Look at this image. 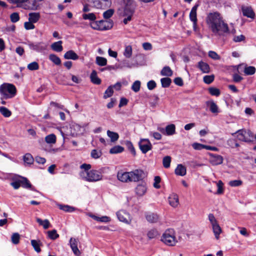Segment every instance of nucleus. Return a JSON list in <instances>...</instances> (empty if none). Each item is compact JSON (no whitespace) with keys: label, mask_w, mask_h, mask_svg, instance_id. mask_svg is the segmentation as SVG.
Wrapping results in <instances>:
<instances>
[{"label":"nucleus","mask_w":256,"mask_h":256,"mask_svg":"<svg viewBox=\"0 0 256 256\" xmlns=\"http://www.w3.org/2000/svg\"><path fill=\"white\" fill-rule=\"evenodd\" d=\"M206 22L208 30L216 36H223L230 33L228 24L218 12L208 14Z\"/></svg>","instance_id":"f257e3e1"},{"label":"nucleus","mask_w":256,"mask_h":256,"mask_svg":"<svg viewBox=\"0 0 256 256\" xmlns=\"http://www.w3.org/2000/svg\"><path fill=\"white\" fill-rule=\"evenodd\" d=\"M90 27L95 30H106L112 28L113 22L112 20H100L95 22H92L90 23Z\"/></svg>","instance_id":"f03ea898"},{"label":"nucleus","mask_w":256,"mask_h":256,"mask_svg":"<svg viewBox=\"0 0 256 256\" xmlns=\"http://www.w3.org/2000/svg\"><path fill=\"white\" fill-rule=\"evenodd\" d=\"M80 176L82 178L89 182H94L100 180L102 175L100 172L96 170H90L89 172H82Z\"/></svg>","instance_id":"7ed1b4c3"},{"label":"nucleus","mask_w":256,"mask_h":256,"mask_svg":"<svg viewBox=\"0 0 256 256\" xmlns=\"http://www.w3.org/2000/svg\"><path fill=\"white\" fill-rule=\"evenodd\" d=\"M161 240L168 246H174L176 243L177 240L174 230L168 229L166 230L162 235Z\"/></svg>","instance_id":"20e7f679"},{"label":"nucleus","mask_w":256,"mask_h":256,"mask_svg":"<svg viewBox=\"0 0 256 256\" xmlns=\"http://www.w3.org/2000/svg\"><path fill=\"white\" fill-rule=\"evenodd\" d=\"M237 134V138L238 140L246 142H250L252 141L254 135L252 132L250 130H240L232 134V135Z\"/></svg>","instance_id":"39448f33"},{"label":"nucleus","mask_w":256,"mask_h":256,"mask_svg":"<svg viewBox=\"0 0 256 256\" xmlns=\"http://www.w3.org/2000/svg\"><path fill=\"white\" fill-rule=\"evenodd\" d=\"M16 88L12 84H4L0 86L1 94L8 96V94L15 95L16 94Z\"/></svg>","instance_id":"423d86ee"},{"label":"nucleus","mask_w":256,"mask_h":256,"mask_svg":"<svg viewBox=\"0 0 256 256\" xmlns=\"http://www.w3.org/2000/svg\"><path fill=\"white\" fill-rule=\"evenodd\" d=\"M118 220L126 224H130L132 222V216L130 214L125 210H120L116 213Z\"/></svg>","instance_id":"0eeeda50"},{"label":"nucleus","mask_w":256,"mask_h":256,"mask_svg":"<svg viewBox=\"0 0 256 256\" xmlns=\"http://www.w3.org/2000/svg\"><path fill=\"white\" fill-rule=\"evenodd\" d=\"M94 7L99 9H106L112 5L111 0H92Z\"/></svg>","instance_id":"6e6552de"},{"label":"nucleus","mask_w":256,"mask_h":256,"mask_svg":"<svg viewBox=\"0 0 256 256\" xmlns=\"http://www.w3.org/2000/svg\"><path fill=\"white\" fill-rule=\"evenodd\" d=\"M130 180L131 182H136L142 179L144 172L140 169H136L133 171L130 172Z\"/></svg>","instance_id":"1a4fd4ad"},{"label":"nucleus","mask_w":256,"mask_h":256,"mask_svg":"<svg viewBox=\"0 0 256 256\" xmlns=\"http://www.w3.org/2000/svg\"><path fill=\"white\" fill-rule=\"evenodd\" d=\"M206 108L209 110L212 114L217 115L220 112V110L213 100H210L206 102Z\"/></svg>","instance_id":"9d476101"},{"label":"nucleus","mask_w":256,"mask_h":256,"mask_svg":"<svg viewBox=\"0 0 256 256\" xmlns=\"http://www.w3.org/2000/svg\"><path fill=\"white\" fill-rule=\"evenodd\" d=\"M28 0H10V2L12 4H17L18 6L22 7L25 9L36 10L38 6L34 4V2H33L32 4L30 6L25 4V3Z\"/></svg>","instance_id":"9b49d317"},{"label":"nucleus","mask_w":256,"mask_h":256,"mask_svg":"<svg viewBox=\"0 0 256 256\" xmlns=\"http://www.w3.org/2000/svg\"><path fill=\"white\" fill-rule=\"evenodd\" d=\"M134 13V9L130 8L128 6H126L124 8L122 16H123L125 17L123 20V22L125 24H126L132 20Z\"/></svg>","instance_id":"f8f14e48"},{"label":"nucleus","mask_w":256,"mask_h":256,"mask_svg":"<svg viewBox=\"0 0 256 256\" xmlns=\"http://www.w3.org/2000/svg\"><path fill=\"white\" fill-rule=\"evenodd\" d=\"M140 150L144 154L146 153L152 148V145L148 139H142L139 142Z\"/></svg>","instance_id":"ddd939ff"},{"label":"nucleus","mask_w":256,"mask_h":256,"mask_svg":"<svg viewBox=\"0 0 256 256\" xmlns=\"http://www.w3.org/2000/svg\"><path fill=\"white\" fill-rule=\"evenodd\" d=\"M158 130L163 134L167 136H172L176 133V126L174 124H168L165 128H160Z\"/></svg>","instance_id":"4468645a"},{"label":"nucleus","mask_w":256,"mask_h":256,"mask_svg":"<svg viewBox=\"0 0 256 256\" xmlns=\"http://www.w3.org/2000/svg\"><path fill=\"white\" fill-rule=\"evenodd\" d=\"M198 6V4H196L194 6L190 12V20L193 22V27L194 30L196 29L197 26V14H196V10Z\"/></svg>","instance_id":"2eb2a0df"},{"label":"nucleus","mask_w":256,"mask_h":256,"mask_svg":"<svg viewBox=\"0 0 256 256\" xmlns=\"http://www.w3.org/2000/svg\"><path fill=\"white\" fill-rule=\"evenodd\" d=\"M210 162L213 166L220 164L223 162V158L218 154H210Z\"/></svg>","instance_id":"dca6fc26"},{"label":"nucleus","mask_w":256,"mask_h":256,"mask_svg":"<svg viewBox=\"0 0 256 256\" xmlns=\"http://www.w3.org/2000/svg\"><path fill=\"white\" fill-rule=\"evenodd\" d=\"M28 45L30 49L38 52L44 50L46 48V46L42 42L35 44L30 42L28 43Z\"/></svg>","instance_id":"f3484780"},{"label":"nucleus","mask_w":256,"mask_h":256,"mask_svg":"<svg viewBox=\"0 0 256 256\" xmlns=\"http://www.w3.org/2000/svg\"><path fill=\"white\" fill-rule=\"evenodd\" d=\"M242 10L244 16L252 19L254 18L255 14L251 6H242Z\"/></svg>","instance_id":"a211bd4d"},{"label":"nucleus","mask_w":256,"mask_h":256,"mask_svg":"<svg viewBox=\"0 0 256 256\" xmlns=\"http://www.w3.org/2000/svg\"><path fill=\"white\" fill-rule=\"evenodd\" d=\"M122 87V84L120 82H116L112 86H110L106 90V96H111L114 94V91H118L120 90Z\"/></svg>","instance_id":"6ab92c4d"},{"label":"nucleus","mask_w":256,"mask_h":256,"mask_svg":"<svg viewBox=\"0 0 256 256\" xmlns=\"http://www.w3.org/2000/svg\"><path fill=\"white\" fill-rule=\"evenodd\" d=\"M117 178L122 182H130L129 172H118L117 174Z\"/></svg>","instance_id":"aec40b11"},{"label":"nucleus","mask_w":256,"mask_h":256,"mask_svg":"<svg viewBox=\"0 0 256 256\" xmlns=\"http://www.w3.org/2000/svg\"><path fill=\"white\" fill-rule=\"evenodd\" d=\"M78 240L74 238H70V245L73 252L76 256H79L80 251L78 248Z\"/></svg>","instance_id":"412c9836"},{"label":"nucleus","mask_w":256,"mask_h":256,"mask_svg":"<svg viewBox=\"0 0 256 256\" xmlns=\"http://www.w3.org/2000/svg\"><path fill=\"white\" fill-rule=\"evenodd\" d=\"M146 218L150 223H155L158 221V216L156 214L147 212L145 214Z\"/></svg>","instance_id":"4be33fe9"},{"label":"nucleus","mask_w":256,"mask_h":256,"mask_svg":"<svg viewBox=\"0 0 256 256\" xmlns=\"http://www.w3.org/2000/svg\"><path fill=\"white\" fill-rule=\"evenodd\" d=\"M170 204L172 207H176L178 204V197L176 194H172L168 198Z\"/></svg>","instance_id":"5701e85b"},{"label":"nucleus","mask_w":256,"mask_h":256,"mask_svg":"<svg viewBox=\"0 0 256 256\" xmlns=\"http://www.w3.org/2000/svg\"><path fill=\"white\" fill-rule=\"evenodd\" d=\"M90 218L96 220L98 222H102L107 223L110 222L111 220V219L110 217L108 216H102V217H98L96 216L93 214H89L88 215Z\"/></svg>","instance_id":"b1692460"},{"label":"nucleus","mask_w":256,"mask_h":256,"mask_svg":"<svg viewBox=\"0 0 256 256\" xmlns=\"http://www.w3.org/2000/svg\"><path fill=\"white\" fill-rule=\"evenodd\" d=\"M147 190L145 184H138L136 188V192L138 196H142L145 194Z\"/></svg>","instance_id":"393cba45"},{"label":"nucleus","mask_w":256,"mask_h":256,"mask_svg":"<svg viewBox=\"0 0 256 256\" xmlns=\"http://www.w3.org/2000/svg\"><path fill=\"white\" fill-rule=\"evenodd\" d=\"M64 58L66 60H76L78 58V56L74 51L70 50L65 53Z\"/></svg>","instance_id":"a878e982"},{"label":"nucleus","mask_w":256,"mask_h":256,"mask_svg":"<svg viewBox=\"0 0 256 256\" xmlns=\"http://www.w3.org/2000/svg\"><path fill=\"white\" fill-rule=\"evenodd\" d=\"M198 67L204 73H208L210 70L209 65L202 61H200L198 63Z\"/></svg>","instance_id":"bb28decb"},{"label":"nucleus","mask_w":256,"mask_h":256,"mask_svg":"<svg viewBox=\"0 0 256 256\" xmlns=\"http://www.w3.org/2000/svg\"><path fill=\"white\" fill-rule=\"evenodd\" d=\"M22 180H20V184L23 188L34 190V188L32 187V184L26 178L22 177Z\"/></svg>","instance_id":"cd10ccee"},{"label":"nucleus","mask_w":256,"mask_h":256,"mask_svg":"<svg viewBox=\"0 0 256 256\" xmlns=\"http://www.w3.org/2000/svg\"><path fill=\"white\" fill-rule=\"evenodd\" d=\"M175 174L178 176H184L186 174V168L182 164L178 165L175 170Z\"/></svg>","instance_id":"c85d7f7f"},{"label":"nucleus","mask_w":256,"mask_h":256,"mask_svg":"<svg viewBox=\"0 0 256 256\" xmlns=\"http://www.w3.org/2000/svg\"><path fill=\"white\" fill-rule=\"evenodd\" d=\"M159 235L158 232L155 228L150 230L147 233V236L150 240L156 238Z\"/></svg>","instance_id":"c756f323"},{"label":"nucleus","mask_w":256,"mask_h":256,"mask_svg":"<svg viewBox=\"0 0 256 256\" xmlns=\"http://www.w3.org/2000/svg\"><path fill=\"white\" fill-rule=\"evenodd\" d=\"M62 41L60 40L54 42L51 45L52 48L57 52H60L62 50Z\"/></svg>","instance_id":"7c9ffc66"},{"label":"nucleus","mask_w":256,"mask_h":256,"mask_svg":"<svg viewBox=\"0 0 256 256\" xmlns=\"http://www.w3.org/2000/svg\"><path fill=\"white\" fill-rule=\"evenodd\" d=\"M29 21L34 23L36 22L40 18V14L38 12H31L28 14Z\"/></svg>","instance_id":"2f4dec72"},{"label":"nucleus","mask_w":256,"mask_h":256,"mask_svg":"<svg viewBox=\"0 0 256 256\" xmlns=\"http://www.w3.org/2000/svg\"><path fill=\"white\" fill-rule=\"evenodd\" d=\"M212 227L215 237L218 240L219 238V236L222 232V229L218 223L212 225Z\"/></svg>","instance_id":"473e14b6"},{"label":"nucleus","mask_w":256,"mask_h":256,"mask_svg":"<svg viewBox=\"0 0 256 256\" xmlns=\"http://www.w3.org/2000/svg\"><path fill=\"white\" fill-rule=\"evenodd\" d=\"M90 80L94 84H100L101 80L98 77L96 72L94 70H92L90 74Z\"/></svg>","instance_id":"72a5a7b5"},{"label":"nucleus","mask_w":256,"mask_h":256,"mask_svg":"<svg viewBox=\"0 0 256 256\" xmlns=\"http://www.w3.org/2000/svg\"><path fill=\"white\" fill-rule=\"evenodd\" d=\"M36 222L38 223L40 226H42L44 229H48L50 226V223L48 220L46 219L44 220H42L40 218H36Z\"/></svg>","instance_id":"f704fd0d"},{"label":"nucleus","mask_w":256,"mask_h":256,"mask_svg":"<svg viewBox=\"0 0 256 256\" xmlns=\"http://www.w3.org/2000/svg\"><path fill=\"white\" fill-rule=\"evenodd\" d=\"M132 46L130 45L126 46L124 48V50L123 52L124 56L126 58H130L132 56Z\"/></svg>","instance_id":"c9c22d12"},{"label":"nucleus","mask_w":256,"mask_h":256,"mask_svg":"<svg viewBox=\"0 0 256 256\" xmlns=\"http://www.w3.org/2000/svg\"><path fill=\"white\" fill-rule=\"evenodd\" d=\"M56 136L52 134L45 137V141L48 144H54L56 142Z\"/></svg>","instance_id":"e433bc0d"},{"label":"nucleus","mask_w":256,"mask_h":256,"mask_svg":"<svg viewBox=\"0 0 256 256\" xmlns=\"http://www.w3.org/2000/svg\"><path fill=\"white\" fill-rule=\"evenodd\" d=\"M162 76H170L172 75V71L169 66H164L161 70Z\"/></svg>","instance_id":"4c0bfd02"},{"label":"nucleus","mask_w":256,"mask_h":256,"mask_svg":"<svg viewBox=\"0 0 256 256\" xmlns=\"http://www.w3.org/2000/svg\"><path fill=\"white\" fill-rule=\"evenodd\" d=\"M82 16L84 20H88L92 22H95L96 19V16L94 13H84L82 14Z\"/></svg>","instance_id":"58836bf2"},{"label":"nucleus","mask_w":256,"mask_h":256,"mask_svg":"<svg viewBox=\"0 0 256 256\" xmlns=\"http://www.w3.org/2000/svg\"><path fill=\"white\" fill-rule=\"evenodd\" d=\"M31 244L34 250L37 252H40L41 251L40 246L41 242L40 240H31Z\"/></svg>","instance_id":"ea45409f"},{"label":"nucleus","mask_w":256,"mask_h":256,"mask_svg":"<svg viewBox=\"0 0 256 256\" xmlns=\"http://www.w3.org/2000/svg\"><path fill=\"white\" fill-rule=\"evenodd\" d=\"M107 135L112 142L116 141L119 137L118 133L110 131V130L107 131Z\"/></svg>","instance_id":"a19ab883"},{"label":"nucleus","mask_w":256,"mask_h":256,"mask_svg":"<svg viewBox=\"0 0 256 256\" xmlns=\"http://www.w3.org/2000/svg\"><path fill=\"white\" fill-rule=\"evenodd\" d=\"M96 63L100 66H105L107 64V60L106 58L102 56H96Z\"/></svg>","instance_id":"79ce46f5"},{"label":"nucleus","mask_w":256,"mask_h":256,"mask_svg":"<svg viewBox=\"0 0 256 256\" xmlns=\"http://www.w3.org/2000/svg\"><path fill=\"white\" fill-rule=\"evenodd\" d=\"M124 148L120 146H116L110 148V152L112 154H116L122 152Z\"/></svg>","instance_id":"37998d69"},{"label":"nucleus","mask_w":256,"mask_h":256,"mask_svg":"<svg viewBox=\"0 0 256 256\" xmlns=\"http://www.w3.org/2000/svg\"><path fill=\"white\" fill-rule=\"evenodd\" d=\"M59 208L66 212H71L75 210L76 208L68 205H59Z\"/></svg>","instance_id":"c03bdc74"},{"label":"nucleus","mask_w":256,"mask_h":256,"mask_svg":"<svg viewBox=\"0 0 256 256\" xmlns=\"http://www.w3.org/2000/svg\"><path fill=\"white\" fill-rule=\"evenodd\" d=\"M47 233L48 237L52 240H56L59 237V234L57 233L56 230H49L47 232Z\"/></svg>","instance_id":"a18cd8bd"},{"label":"nucleus","mask_w":256,"mask_h":256,"mask_svg":"<svg viewBox=\"0 0 256 256\" xmlns=\"http://www.w3.org/2000/svg\"><path fill=\"white\" fill-rule=\"evenodd\" d=\"M49 59L56 65H60L61 64L60 59L54 54H50L49 56Z\"/></svg>","instance_id":"49530a36"},{"label":"nucleus","mask_w":256,"mask_h":256,"mask_svg":"<svg viewBox=\"0 0 256 256\" xmlns=\"http://www.w3.org/2000/svg\"><path fill=\"white\" fill-rule=\"evenodd\" d=\"M0 112L6 118H8L12 114L11 112L4 106H0Z\"/></svg>","instance_id":"de8ad7c7"},{"label":"nucleus","mask_w":256,"mask_h":256,"mask_svg":"<svg viewBox=\"0 0 256 256\" xmlns=\"http://www.w3.org/2000/svg\"><path fill=\"white\" fill-rule=\"evenodd\" d=\"M160 82L163 88H167L170 86L172 80L170 78L166 77L161 78Z\"/></svg>","instance_id":"09e8293b"},{"label":"nucleus","mask_w":256,"mask_h":256,"mask_svg":"<svg viewBox=\"0 0 256 256\" xmlns=\"http://www.w3.org/2000/svg\"><path fill=\"white\" fill-rule=\"evenodd\" d=\"M24 163L28 164H31L34 162V158L30 154H26L24 156Z\"/></svg>","instance_id":"8fccbe9b"},{"label":"nucleus","mask_w":256,"mask_h":256,"mask_svg":"<svg viewBox=\"0 0 256 256\" xmlns=\"http://www.w3.org/2000/svg\"><path fill=\"white\" fill-rule=\"evenodd\" d=\"M256 72V68L252 66H246L244 68V72L246 75H252Z\"/></svg>","instance_id":"3c124183"},{"label":"nucleus","mask_w":256,"mask_h":256,"mask_svg":"<svg viewBox=\"0 0 256 256\" xmlns=\"http://www.w3.org/2000/svg\"><path fill=\"white\" fill-rule=\"evenodd\" d=\"M114 12V9L110 8V9L108 10H107L105 11L103 13L102 16H103L104 18V19L110 18L113 16Z\"/></svg>","instance_id":"603ef678"},{"label":"nucleus","mask_w":256,"mask_h":256,"mask_svg":"<svg viewBox=\"0 0 256 256\" xmlns=\"http://www.w3.org/2000/svg\"><path fill=\"white\" fill-rule=\"evenodd\" d=\"M171 158L170 156H166L163 158L162 164L165 168H168L170 166Z\"/></svg>","instance_id":"864d4df0"},{"label":"nucleus","mask_w":256,"mask_h":256,"mask_svg":"<svg viewBox=\"0 0 256 256\" xmlns=\"http://www.w3.org/2000/svg\"><path fill=\"white\" fill-rule=\"evenodd\" d=\"M122 68H131L136 66V64L132 62H130L129 60H124L122 62Z\"/></svg>","instance_id":"5fc2aeb1"},{"label":"nucleus","mask_w":256,"mask_h":256,"mask_svg":"<svg viewBox=\"0 0 256 256\" xmlns=\"http://www.w3.org/2000/svg\"><path fill=\"white\" fill-rule=\"evenodd\" d=\"M227 144L232 148H238L240 146L234 139H229L227 141Z\"/></svg>","instance_id":"6e6d98bb"},{"label":"nucleus","mask_w":256,"mask_h":256,"mask_svg":"<svg viewBox=\"0 0 256 256\" xmlns=\"http://www.w3.org/2000/svg\"><path fill=\"white\" fill-rule=\"evenodd\" d=\"M208 92L212 96H218L221 94L220 90L216 88L212 87L209 88Z\"/></svg>","instance_id":"4d7b16f0"},{"label":"nucleus","mask_w":256,"mask_h":256,"mask_svg":"<svg viewBox=\"0 0 256 256\" xmlns=\"http://www.w3.org/2000/svg\"><path fill=\"white\" fill-rule=\"evenodd\" d=\"M140 84L141 83L140 81H135L132 86V89L135 92H138L140 89Z\"/></svg>","instance_id":"13d9d810"},{"label":"nucleus","mask_w":256,"mask_h":256,"mask_svg":"<svg viewBox=\"0 0 256 256\" xmlns=\"http://www.w3.org/2000/svg\"><path fill=\"white\" fill-rule=\"evenodd\" d=\"M102 152L100 150H93L91 152V156L95 159L100 158L102 156Z\"/></svg>","instance_id":"bf43d9fd"},{"label":"nucleus","mask_w":256,"mask_h":256,"mask_svg":"<svg viewBox=\"0 0 256 256\" xmlns=\"http://www.w3.org/2000/svg\"><path fill=\"white\" fill-rule=\"evenodd\" d=\"M20 234L18 233H14L12 236V242L14 244H18L20 242Z\"/></svg>","instance_id":"052dcab7"},{"label":"nucleus","mask_w":256,"mask_h":256,"mask_svg":"<svg viewBox=\"0 0 256 256\" xmlns=\"http://www.w3.org/2000/svg\"><path fill=\"white\" fill-rule=\"evenodd\" d=\"M39 68L38 64L36 62H32L28 65V68L30 70H37Z\"/></svg>","instance_id":"680f3d73"},{"label":"nucleus","mask_w":256,"mask_h":256,"mask_svg":"<svg viewBox=\"0 0 256 256\" xmlns=\"http://www.w3.org/2000/svg\"><path fill=\"white\" fill-rule=\"evenodd\" d=\"M218 190L216 192V194H220L223 193V182L222 180H219L217 182Z\"/></svg>","instance_id":"e2e57ef3"},{"label":"nucleus","mask_w":256,"mask_h":256,"mask_svg":"<svg viewBox=\"0 0 256 256\" xmlns=\"http://www.w3.org/2000/svg\"><path fill=\"white\" fill-rule=\"evenodd\" d=\"M214 80V75L206 76L204 77V81L207 84L212 83Z\"/></svg>","instance_id":"0e129e2a"},{"label":"nucleus","mask_w":256,"mask_h":256,"mask_svg":"<svg viewBox=\"0 0 256 256\" xmlns=\"http://www.w3.org/2000/svg\"><path fill=\"white\" fill-rule=\"evenodd\" d=\"M126 145L128 148V150L132 152V154L133 155L135 156L136 152L135 149H134V148L132 143L130 142V141H126Z\"/></svg>","instance_id":"69168bd1"},{"label":"nucleus","mask_w":256,"mask_h":256,"mask_svg":"<svg viewBox=\"0 0 256 256\" xmlns=\"http://www.w3.org/2000/svg\"><path fill=\"white\" fill-rule=\"evenodd\" d=\"M150 135L156 140H160L162 138L161 134L158 132H150Z\"/></svg>","instance_id":"338daca9"},{"label":"nucleus","mask_w":256,"mask_h":256,"mask_svg":"<svg viewBox=\"0 0 256 256\" xmlns=\"http://www.w3.org/2000/svg\"><path fill=\"white\" fill-rule=\"evenodd\" d=\"M208 56L214 60H218L220 59V56L214 51H210L208 52Z\"/></svg>","instance_id":"774afa93"}]
</instances>
